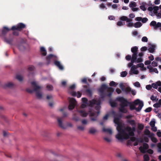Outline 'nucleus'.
<instances>
[{
	"label": "nucleus",
	"mask_w": 161,
	"mask_h": 161,
	"mask_svg": "<svg viewBox=\"0 0 161 161\" xmlns=\"http://www.w3.org/2000/svg\"><path fill=\"white\" fill-rule=\"evenodd\" d=\"M131 89L130 87H128L126 88L125 89H124V91H125L126 93H128L131 91Z\"/></svg>",
	"instance_id": "43"
},
{
	"label": "nucleus",
	"mask_w": 161,
	"mask_h": 161,
	"mask_svg": "<svg viewBox=\"0 0 161 161\" xmlns=\"http://www.w3.org/2000/svg\"><path fill=\"white\" fill-rule=\"evenodd\" d=\"M155 46L154 45L149 44L148 46V50L151 53H153L154 52L155 49Z\"/></svg>",
	"instance_id": "18"
},
{
	"label": "nucleus",
	"mask_w": 161,
	"mask_h": 161,
	"mask_svg": "<svg viewBox=\"0 0 161 161\" xmlns=\"http://www.w3.org/2000/svg\"><path fill=\"white\" fill-rule=\"evenodd\" d=\"M131 56L130 55H128L125 57L126 59L128 61L130 60L131 59Z\"/></svg>",
	"instance_id": "59"
},
{
	"label": "nucleus",
	"mask_w": 161,
	"mask_h": 161,
	"mask_svg": "<svg viewBox=\"0 0 161 161\" xmlns=\"http://www.w3.org/2000/svg\"><path fill=\"white\" fill-rule=\"evenodd\" d=\"M144 134L145 135L148 136L149 137H150V136L151 134L150 133V131L147 129H146L144 131Z\"/></svg>",
	"instance_id": "35"
},
{
	"label": "nucleus",
	"mask_w": 161,
	"mask_h": 161,
	"mask_svg": "<svg viewBox=\"0 0 161 161\" xmlns=\"http://www.w3.org/2000/svg\"><path fill=\"white\" fill-rule=\"evenodd\" d=\"M9 30L10 29L6 27H4L2 33L3 34H5L8 32Z\"/></svg>",
	"instance_id": "29"
},
{
	"label": "nucleus",
	"mask_w": 161,
	"mask_h": 161,
	"mask_svg": "<svg viewBox=\"0 0 161 161\" xmlns=\"http://www.w3.org/2000/svg\"><path fill=\"white\" fill-rule=\"evenodd\" d=\"M144 161H148L149 160V158L148 155L145 154L144 156Z\"/></svg>",
	"instance_id": "40"
},
{
	"label": "nucleus",
	"mask_w": 161,
	"mask_h": 161,
	"mask_svg": "<svg viewBox=\"0 0 161 161\" xmlns=\"http://www.w3.org/2000/svg\"><path fill=\"white\" fill-rule=\"evenodd\" d=\"M146 3H142L141 5L140 6V8L143 11H145L146 10L145 5Z\"/></svg>",
	"instance_id": "32"
},
{
	"label": "nucleus",
	"mask_w": 161,
	"mask_h": 161,
	"mask_svg": "<svg viewBox=\"0 0 161 161\" xmlns=\"http://www.w3.org/2000/svg\"><path fill=\"white\" fill-rule=\"evenodd\" d=\"M143 106V103L142 101L137 99L130 104V108L131 110L135 109L136 111H140Z\"/></svg>",
	"instance_id": "6"
},
{
	"label": "nucleus",
	"mask_w": 161,
	"mask_h": 161,
	"mask_svg": "<svg viewBox=\"0 0 161 161\" xmlns=\"http://www.w3.org/2000/svg\"><path fill=\"white\" fill-rule=\"evenodd\" d=\"M161 106V105L158 103H156L153 105V106L155 108L160 107Z\"/></svg>",
	"instance_id": "50"
},
{
	"label": "nucleus",
	"mask_w": 161,
	"mask_h": 161,
	"mask_svg": "<svg viewBox=\"0 0 161 161\" xmlns=\"http://www.w3.org/2000/svg\"><path fill=\"white\" fill-rule=\"evenodd\" d=\"M79 112L80 115L83 117H86L87 115V113L83 109L80 110V111Z\"/></svg>",
	"instance_id": "25"
},
{
	"label": "nucleus",
	"mask_w": 161,
	"mask_h": 161,
	"mask_svg": "<svg viewBox=\"0 0 161 161\" xmlns=\"http://www.w3.org/2000/svg\"><path fill=\"white\" fill-rule=\"evenodd\" d=\"M16 78L19 81H21L23 80L22 76L20 75H17L16 76Z\"/></svg>",
	"instance_id": "34"
},
{
	"label": "nucleus",
	"mask_w": 161,
	"mask_h": 161,
	"mask_svg": "<svg viewBox=\"0 0 161 161\" xmlns=\"http://www.w3.org/2000/svg\"><path fill=\"white\" fill-rule=\"evenodd\" d=\"M152 86V85H147L146 86V88L148 90H149L151 89Z\"/></svg>",
	"instance_id": "58"
},
{
	"label": "nucleus",
	"mask_w": 161,
	"mask_h": 161,
	"mask_svg": "<svg viewBox=\"0 0 161 161\" xmlns=\"http://www.w3.org/2000/svg\"><path fill=\"white\" fill-rule=\"evenodd\" d=\"M159 8L158 6L150 7H149L148 10L149 11V14L153 16L157 14L158 11V10Z\"/></svg>",
	"instance_id": "12"
},
{
	"label": "nucleus",
	"mask_w": 161,
	"mask_h": 161,
	"mask_svg": "<svg viewBox=\"0 0 161 161\" xmlns=\"http://www.w3.org/2000/svg\"><path fill=\"white\" fill-rule=\"evenodd\" d=\"M47 89L48 91H51L53 90V87L51 85H48L47 86Z\"/></svg>",
	"instance_id": "36"
},
{
	"label": "nucleus",
	"mask_w": 161,
	"mask_h": 161,
	"mask_svg": "<svg viewBox=\"0 0 161 161\" xmlns=\"http://www.w3.org/2000/svg\"><path fill=\"white\" fill-rule=\"evenodd\" d=\"M131 9L133 12L139 10V9L138 8H136V7H133L132 8H131Z\"/></svg>",
	"instance_id": "48"
},
{
	"label": "nucleus",
	"mask_w": 161,
	"mask_h": 161,
	"mask_svg": "<svg viewBox=\"0 0 161 161\" xmlns=\"http://www.w3.org/2000/svg\"><path fill=\"white\" fill-rule=\"evenodd\" d=\"M152 85V87L155 89L158 87V91L161 93V82L160 81H158L156 83H153Z\"/></svg>",
	"instance_id": "14"
},
{
	"label": "nucleus",
	"mask_w": 161,
	"mask_h": 161,
	"mask_svg": "<svg viewBox=\"0 0 161 161\" xmlns=\"http://www.w3.org/2000/svg\"><path fill=\"white\" fill-rule=\"evenodd\" d=\"M118 101L120 103L119 110L120 112L126 113L127 112V106L128 103L127 100L123 97H119L116 98V100H110V103L111 107H113L117 105L116 101Z\"/></svg>",
	"instance_id": "3"
},
{
	"label": "nucleus",
	"mask_w": 161,
	"mask_h": 161,
	"mask_svg": "<svg viewBox=\"0 0 161 161\" xmlns=\"http://www.w3.org/2000/svg\"><path fill=\"white\" fill-rule=\"evenodd\" d=\"M157 135L158 137H161V131L160 130H158L157 132Z\"/></svg>",
	"instance_id": "56"
},
{
	"label": "nucleus",
	"mask_w": 161,
	"mask_h": 161,
	"mask_svg": "<svg viewBox=\"0 0 161 161\" xmlns=\"http://www.w3.org/2000/svg\"><path fill=\"white\" fill-rule=\"evenodd\" d=\"M110 116H112L114 117V122L117 125L116 128L118 131V134L115 136V137L118 140L122 141L128 139L130 136L134 135V132L136 129L135 122L134 120H131L130 121V124L132 126V128L129 126L125 127L124 124L119 118L117 117L116 114L114 111L104 116L103 117V120H107Z\"/></svg>",
	"instance_id": "1"
},
{
	"label": "nucleus",
	"mask_w": 161,
	"mask_h": 161,
	"mask_svg": "<svg viewBox=\"0 0 161 161\" xmlns=\"http://www.w3.org/2000/svg\"><path fill=\"white\" fill-rule=\"evenodd\" d=\"M149 59L151 61H153L154 59V57L153 55H151L148 57Z\"/></svg>",
	"instance_id": "62"
},
{
	"label": "nucleus",
	"mask_w": 161,
	"mask_h": 161,
	"mask_svg": "<svg viewBox=\"0 0 161 161\" xmlns=\"http://www.w3.org/2000/svg\"><path fill=\"white\" fill-rule=\"evenodd\" d=\"M69 93L71 94L72 96L77 97L78 98L81 97V94L79 92H70Z\"/></svg>",
	"instance_id": "16"
},
{
	"label": "nucleus",
	"mask_w": 161,
	"mask_h": 161,
	"mask_svg": "<svg viewBox=\"0 0 161 161\" xmlns=\"http://www.w3.org/2000/svg\"><path fill=\"white\" fill-rule=\"evenodd\" d=\"M147 49V47H142L141 49L142 51H145Z\"/></svg>",
	"instance_id": "63"
},
{
	"label": "nucleus",
	"mask_w": 161,
	"mask_h": 161,
	"mask_svg": "<svg viewBox=\"0 0 161 161\" xmlns=\"http://www.w3.org/2000/svg\"><path fill=\"white\" fill-rule=\"evenodd\" d=\"M147 68L149 69L150 72H153L156 73H158L157 69L156 68L153 67L150 65L147 66Z\"/></svg>",
	"instance_id": "17"
},
{
	"label": "nucleus",
	"mask_w": 161,
	"mask_h": 161,
	"mask_svg": "<svg viewBox=\"0 0 161 161\" xmlns=\"http://www.w3.org/2000/svg\"><path fill=\"white\" fill-rule=\"evenodd\" d=\"M104 139L105 141H106V142H110L112 141V139L111 138L109 137H104Z\"/></svg>",
	"instance_id": "42"
},
{
	"label": "nucleus",
	"mask_w": 161,
	"mask_h": 161,
	"mask_svg": "<svg viewBox=\"0 0 161 161\" xmlns=\"http://www.w3.org/2000/svg\"><path fill=\"white\" fill-rule=\"evenodd\" d=\"M124 23H123L121 21H119L117 23V25L119 26H121L123 25H124Z\"/></svg>",
	"instance_id": "44"
},
{
	"label": "nucleus",
	"mask_w": 161,
	"mask_h": 161,
	"mask_svg": "<svg viewBox=\"0 0 161 161\" xmlns=\"http://www.w3.org/2000/svg\"><path fill=\"white\" fill-rule=\"evenodd\" d=\"M89 133L92 134H94L97 132V129L94 127H91L89 129Z\"/></svg>",
	"instance_id": "19"
},
{
	"label": "nucleus",
	"mask_w": 161,
	"mask_h": 161,
	"mask_svg": "<svg viewBox=\"0 0 161 161\" xmlns=\"http://www.w3.org/2000/svg\"><path fill=\"white\" fill-rule=\"evenodd\" d=\"M100 96L103 97V95L104 94L105 96L110 97L114 91V89L112 87H108L106 85H102L101 87L99 90Z\"/></svg>",
	"instance_id": "4"
},
{
	"label": "nucleus",
	"mask_w": 161,
	"mask_h": 161,
	"mask_svg": "<svg viewBox=\"0 0 161 161\" xmlns=\"http://www.w3.org/2000/svg\"><path fill=\"white\" fill-rule=\"evenodd\" d=\"M127 74V72L126 71H123L121 73V76L122 77H124L126 76Z\"/></svg>",
	"instance_id": "37"
},
{
	"label": "nucleus",
	"mask_w": 161,
	"mask_h": 161,
	"mask_svg": "<svg viewBox=\"0 0 161 161\" xmlns=\"http://www.w3.org/2000/svg\"><path fill=\"white\" fill-rule=\"evenodd\" d=\"M156 16L157 18L158 19H160L161 18V14L160 13H158L156 14Z\"/></svg>",
	"instance_id": "64"
},
{
	"label": "nucleus",
	"mask_w": 161,
	"mask_h": 161,
	"mask_svg": "<svg viewBox=\"0 0 161 161\" xmlns=\"http://www.w3.org/2000/svg\"><path fill=\"white\" fill-rule=\"evenodd\" d=\"M134 86L136 87H140V84L138 82H136L134 84Z\"/></svg>",
	"instance_id": "46"
},
{
	"label": "nucleus",
	"mask_w": 161,
	"mask_h": 161,
	"mask_svg": "<svg viewBox=\"0 0 161 161\" xmlns=\"http://www.w3.org/2000/svg\"><path fill=\"white\" fill-rule=\"evenodd\" d=\"M130 140L133 142H134V146H136L138 145V142L135 137H132L130 138Z\"/></svg>",
	"instance_id": "30"
},
{
	"label": "nucleus",
	"mask_w": 161,
	"mask_h": 161,
	"mask_svg": "<svg viewBox=\"0 0 161 161\" xmlns=\"http://www.w3.org/2000/svg\"><path fill=\"white\" fill-rule=\"evenodd\" d=\"M157 147H158V152L161 153V143H158V144Z\"/></svg>",
	"instance_id": "38"
},
{
	"label": "nucleus",
	"mask_w": 161,
	"mask_h": 161,
	"mask_svg": "<svg viewBox=\"0 0 161 161\" xmlns=\"http://www.w3.org/2000/svg\"><path fill=\"white\" fill-rule=\"evenodd\" d=\"M75 88V84H74L71 86H70L69 87V91L70 92H74V91H72V90L74 89Z\"/></svg>",
	"instance_id": "33"
},
{
	"label": "nucleus",
	"mask_w": 161,
	"mask_h": 161,
	"mask_svg": "<svg viewBox=\"0 0 161 161\" xmlns=\"http://www.w3.org/2000/svg\"><path fill=\"white\" fill-rule=\"evenodd\" d=\"M148 146L147 143H144L143 146H141L139 147V150L142 153H145L146 152V150L148 148Z\"/></svg>",
	"instance_id": "15"
},
{
	"label": "nucleus",
	"mask_w": 161,
	"mask_h": 161,
	"mask_svg": "<svg viewBox=\"0 0 161 161\" xmlns=\"http://www.w3.org/2000/svg\"><path fill=\"white\" fill-rule=\"evenodd\" d=\"M69 105L68 108L69 110H72L77 105V102L76 100L73 98H70L69 99Z\"/></svg>",
	"instance_id": "11"
},
{
	"label": "nucleus",
	"mask_w": 161,
	"mask_h": 161,
	"mask_svg": "<svg viewBox=\"0 0 161 161\" xmlns=\"http://www.w3.org/2000/svg\"><path fill=\"white\" fill-rule=\"evenodd\" d=\"M102 130L104 132H106L110 135L112 134L113 133L112 129L110 128L103 127Z\"/></svg>",
	"instance_id": "21"
},
{
	"label": "nucleus",
	"mask_w": 161,
	"mask_h": 161,
	"mask_svg": "<svg viewBox=\"0 0 161 161\" xmlns=\"http://www.w3.org/2000/svg\"><path fill=\"white\" fill-rule=\"evenodd\" d=\"M117 84L114 82V81H111L109 84V85L110 86H116L117 85Z\"/></svg>",
	"instance_id": "39"
},
{
	"label": "nucleus",
	"mask_w": 161,
	"mask_h": 161,
	"mask_svg": "<svg viewBox=\"0 0 161 161\" xmlns=\"http://www.w3.org/2000/svg\"><path fill=\"white\" fill-rule=\"evenodd\" d=\"M147 20H148L146 18H142V19L141 20V21L143 23H145L147 21Z\"/></svg>",
	"instance_id": "54"
},
{
	"label": "nucleus",
	"mask_w": 161,
	"mask_h": 161,
	"mask_svg": "<svg viewBox=\"0 0 161 161\" xmlns=\"http://www.w3.org/2000/svg\"><path fill=\"white\" fill-rule=\"evenodd\" d=\"M149 137H150L151 138L152 141L153 142L156 143L157 142L158 140L156 138H155L154 137V134H152V133L151 134L150 136Z\"/></svg>",
	"instance_id": "23"
},
{
	"label": "nucleus",
	"mask_w": 161,
	"mask_h": 161,
	"mask_svg": "<svg viewBox=\"0 0 161 161\" xmlns=\"http://www.w3.org/2000/svg\"><path fill=\"white\" fill-rule=\"evenodd\" d=\"M138 128L140 130H142L143 128V125L142 124H139L138 125Z\"/></svg>",
	"instance_id": "49"
},
{
	"label": "nucleus",
	"mask_w": 161,
	"mask_h": 161,
	"mask_svg": "<svg viewBox=\"0 0 161 161\" xmlns=\"http://www.w3.org/2000/svg\"><path fill=\"white\" fill-rule=\"evenodd\" d=\"M99 8L101 9H103L106 8V7L102 3L99 5Z\"/></svg>",
	"instance_id": "51"
},
{
	"label": "nucleus",
	"mask_w": 161,
	"mask_h": 161,
	"mask_svg": "<svg viewBox=\"0 0 161 161\" xmlns=\"http://www.w3.org/2000/svg\"><path fill=\"white\" fill-rule=\"evenodd\" d=\"M152 110V108L151 107H149L147 108L145 110L146 112H150Z\"/></svg>",
	"instance_id": "53"
},
{
	"label": "nucleus",
	"mask_w": 161,
	"mask_h": 161,
	"mask_svg": "<svg viewBox=\"0 0 161 161\" xmlns=\"http://www.w3.org/2000/svg\"><path fill=\"white\" fill-rule=\"evenodd\" d=\"M155 122L154 121H151L150 123V125L151 127L155 126Z\"/></svg>",
	"instance_id": "55"
},
{
	"label": "nucleus",
	"mask_w": 161,
	"mask_h": 161,
	"mask_svg": "<svg viewBox=\"0 0 161 161\" xmlns=\"http://www.w3.org/2000/svg\"><path fill=\"white\" fill-rule=\"evenodd\" d=\"M14 86V84L10 82H9L5 83L3 86V87L6 88L7 87L11 88L13 87Z\"/></svg>",
	"instance_id": "22"
},
{
	"label": "nucleus",
	"mask_w": 161,
	"mask_h": 161,
	"mask_svg": "<svg viewBox=\"0 0 161 161\" xmlns=\"http://www.w3.org/2000/svg\"><path fill=\"white\" fill-rule=\"evenodd\" d=\"M142 41L143 42H147L148 39L146 36H144L142 38Z\"/></svg>",
	"instance_id": "45"
},
{
	"label": "nucleus",
	"mask_w": 161,
	"mask_h": 161,
	"mask_svg": "<svg viewBox=\"0 0 161 161\" xmlns=\"http://www.w3.org/2000/svg\"><path fill=\"white\" fill-rule=\"evenodd\" d=\"M144 66V65L143 63L139 64L136 65H133L132 63V65L130 67L131 69L129 72V74L130 75L138 74L139 72L137 69V68H140L142 71H145L146 70V68Z\"/></svg>",
	"instance_id": "5"
},
{
	"label": "nucleus",
	"mask_w": 161,
	"mask_h": 161,
	"mask_svg": "<svg viewBox=\"0 0 161 161\" xmlns=\"http://www.w3.org/2000/svg\"><path fill=\"white\" fill-rule=\"evenodd\" d=\"M25 27V25L22 23H20L18 24L17 25L14 26L12 28V30H16L19 31H20L22 29Z\"/></svg>",
	"instance_id": "13"
},
{
	"label": "nucleus",
	"mask_w": 161,
	"mask_h": 161,
	"mask_svg": "<svg viewBox=\"0 0 161 161\" xmlns=\"http://www.w3.org/2000/svg\"><path fill=\"white\" fill-rule=\"evenodd\" d=\"M40 51L42 54L45 56L47 54V52L45 48L43 47H41L40 48Z\"/></svg>",
	"instance_id": "26"
},
{
	"label": "nucleus",
	"mask_w": 161,
	"mask_h": 161,
	"mask_svg": "<svg viewBox=\"0 0 161 161\" xmlns=\"http://www.w3.org/2000/svg\"><path fill=\"white\" fill-rule=\"evenodd\" d=\"M77 128L78 130L80 131H83L85 129L84 127L83 126H78Z\"/></svg>",
	"instance_id": "41"
},
{
	"label": "nucleus",
	"mask_w": 161,
	"mask_h": 161,
	"mask_svg": "<svg viewBox=\"0 0 161 161\" xmlns=\"http://www.w3.org/2000/svg\"><path fill=\"white\" fill-rule=\"evenodd\" d=\"M152 65L153 66L155 67L158 65V64L157 62L154 61L152 62Z\"/></svg>",
	"instance_id": "52"
},
{
	"label": "nucleus",
	"mask_w": 161,
	"mask_h": 161,
	"mask_svg": "<svg viewBox=\"0 0 161 161\" xmlns=\"http://www.w3.org/2000/svg\"><path fill=\"white\" fill-rule=\"evenodd\" d=\"M53 98V96L52 95H48L47 96V98L48 100H51Z\"/></svg>",
	"instance_id": "47"
},
{
	"label": "nucleus",
	"mask_w": 161,
	"mask_h": 161,
	"mask_svg": "<svg viewBox=\"0 0 161 161\" xmlns=\"http://www.w3.org/2000/svg\"><path fill=\"white\" fill-rule=\"evenodd\" d=\"M129 6L131 8L136 7L137 6L136 3L134 1L131 2L129 4Z\"/></svg>",
	"instance_id": "27"
},
{
	"label": "nucleus",
	"mask_w": 161,
	"mask_h": 161,
	"mask_svg": "<svg viewBox=\"0 0 161 161\" xmlns=\"http://www.w3.org/2000/svg\"><path fill=\"white\" fill-rule=\"evenodd\" d=\"M34 91L36 92V95L38 99H41L43 97V94L41 92L42 87L36 83V81H33L31 83Z\"/></svg>",
	"instance_id": "8"
},
{
	"label": "nucleus",
	"mask_w": 161,
	"mask_h": 161,
	"mask_svg": "<svg viewBox=\"0 0 161 161\" xmlns=\"http://www.w3.org/2000/svg\"><path fill=\"white\" fill-rule=\"evenodd\" d=\"M143 55V53L142 52L139 53L138 55L136 54L132 55V57L131 60V63H129L128 64V67H130L132 65V63H138L141 62L142 61V57Z\"/></svg>",
	"instance_id": "7"
},
{
	"label": "nucleus",
	"mask_w": 161,
	"mask_h": 161,
	"mask_svg": "<svg viewBox=\"0 0 161 161\" xmlns=\"http://www.w3.org/2000/svg\"><path fill=\"white\" fill-rule=\"evenodd\" d=\"M59 126L62 128L64 129H66L69 127H72V125L70 123L63 124L62 122V118H58L57 119Z\"/></svg>",
	"instance_id": "9"
},
{
	"label": "nucleus",
	"mask_w": 161,
	"mask_h": 161,
	"mask_svg": "<svg viewBox=\"0 0 161 161\" xmlns=\"http://www.w3.org/2000/svg\"><path fill=\"white\" fill-rule=\"evenodd\" d=\"M132 35L133 36H136L138 35L137 32L136 31H133L132 32Z\"/></svg>",
	"instance_id": "61"
},
{
	"label": "nucleus",
	"mask_w": 161,
	"mask_h": 161,
	"mask_svg": "<svg viewBox=\"0 0 161 161\" xmlns=\"http://www.w3.org/2000/svg\"><path fill=\"white\" fill-rule=\"evenodd\" d=\"M67 82L65 81H63L61 82V85L62 86H64L66 85Z\"/></svg>",
	"instance_id": "60"
},
{
	"label": "nucleus",
	"mask_w": 161,
	"mask_h": 161,
	"mask_svg": "<svg viewBox=\"0 0 161 161\" xmlns=\"http://www.w3.org/2000/svg\"><path fill=\"white\" fill-rule=\"evenodd\" d=\"M56 57V56L52 54H50L47 57V60L50 59L54 60Z\"/></svg>",
	"instance_id": "28"
},
{
	"label": "nucleus",
	"mask_w": 161,
	"mask_h": 161,
	"mask_svg": "<svg viewBox=\"0 0 161 161\" xmlns=\"http://www.w3.org/2000/svg\"><path fill=\"white\" fill-rule=\"evenodd\" d=\"M82 104L81 105L82 108H85L87 106L92 107L95 106V109L97 110V111H95L93 109H90L89 114L90 116L95 117V118H92L91 120L93 121H96L97 120L96 117L100 113L99 109L100 107V106L101 103L100 100L98 99L97 100L93 99L88 102L87 99L86 98H83L82 99Z\"/></svg>",
	"instance_id": "2"
},
{
	"label": "nucleus",
	"mask_w": 161,
	"mask_h": 161,
	"mask_svg": "<svg viewBox=\"0 0 161 161\" xmlns=\"http://www.w3.org/2000/svg\"><path fill=\"white\" fill-rule=\"evenodd\" d=\"M8 134V132L4 131H3V136L4 137L7 136Z\"/></svg>",
	"instance_id": "57"
},
{
	"label": "nucleus",
	"mask_w": 161,
	"mask_h": 161,
	"mask_svg": "<svg viewBox=\"0 0 161 161\" xmlns=\"http://www.w3.org/2000/svg\"><path fill=\"white\" fill-rule=\"evenodd\" d=\"M120 19L122 21H126L127 23V26L128 27H132L134 24L132 22V20L125 16H123L120 17Z\"/></svg>",
	"instance_id": "10"
},
{
	"label": "nucleus",
	"mask_w": 161,
	"mask_h": 161,
	"mask_svg": "<svg viewBox=\"0 0 161 161\" xmlns=\"http://www.w3.org/2000/svg\"><path fill=\"white\" fill-rule=\"evenodd\" d=\"M55 64L57 66L58 68L61 70H63L64 69V67L62 65L60 62L58 61H55L54 62Z\"/></svg>",
	"instance_id": "20"
},
{
	"label": "nucleus",
	"mask_w": 161,
	"mask_h": 161,
	"mask_svg": "<svg viewBox=\"0 0 161 161\" xmlns=\"http://www.w3.org/2000/svg\"><path fill=\"white\" fill-rule=\"evenodd\" d=\"M142 25V23L139 22L136 23L134 25V26L136 28L140 27Z\"/></svg>",
	"instance_id": "31"
},
{
	"label": "nucleus",
	"mask_w": 161,
	"mask_h": 161,
	"mask_svg": "<svg viewBox=\"0 0 161 161\" xmlns=\"http://www.w3.org/2000/svg\"><path fill=\"white\" fill-rule=\"evenodd\" d=\"M138 50V47L136 46L132 47L131 48V51L133 53V54L136 55L137 54V52Z\"/></svg>",
	"instance_id": "24"
}]
</instances>
